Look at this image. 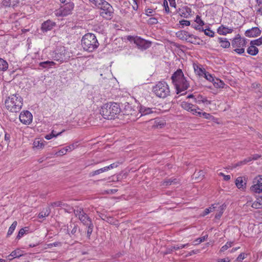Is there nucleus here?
Masks as SVG:
<instances>
[{
    "label": "nucleus",
    "mask_w": 262,
    "mask_h": 262,
    "mask_svg": "<svg viewBox=\"0 0 262 262\" xmlns=\"http://www.w3.org/2000/svg\"><path fill=\"white\" fill-rule=\"evenodd\" d=\"M121 113L119 104L110 102L103 104L100 110V114L106 119L112 120L118 118Z\"/></svg>",
    "instance_id": "obj_1"
},
{
    "label": "nucleus",
    "mask_w": 262,
    "mask_h": 262,
    "mask_svg": "<svg viewBox=\"0 0 262 262\" xmlns=\"http://www.w3.org/2000/svg\"><path fill=\"white\" fill-rule=\"evenodd\" d=\"M171 78L176 88L177 94L186 91L189 86V83L181 69L177 70L172 74Z\"/></svg>",
    "instance_id": "obj_2"
},
{
    "label": "nucleus",
    "mask_w": 262,
    "mask_h": 262,
    "mask_svg": "<svg viewBox=\"0 0 262 262\" xmlns=\"http://www.w3.org/2000/svg\"><path fill=\"white\" fill-rule=\"evenodd\" d=\"M89 1L100 9V15L106 19H111L114 13L112 6L104 0H89Z\"/></svg>",
    "instance_id": "obj_3"
},
{
    "label": "nucleus",
    "mask_w": 262,
    "mask_h": 262,
    "mask_svg": "<svg viewBox=\"0 0 262 262\" xmlns=\"http://www.w3.org/2000/svg\"><path fill=\"white\" fill-rule=\"evenodd\" d=\"M23 98L18 94H13L9 96L5 101L6 108L13 113L18 112L23 104Z\"/></svg>",
    "instance_id": "obj_4"
},
{
    "label": "nucleus",
    "mask_w": 262,
    "mask_h": 262,
    "mask_svg": "<svg viewBox=\"0 0 262 262\" xmlns=\"http://www.w3.org/2000/svg\"><path fill=\"white\" fill-rule=\"evenodd\" d=\"M99 42L94 34L87 33L81 39V45L85 51L92 52L99 46Z\"/></svg>",
    "instance_id": "obj_5"
},
{
    "label": "nucleus",
    "mask_w": 262,
    "mask_h": 262,
    "mask_svg": "<svg viewBox=\"0 0 262 262\" xmlns=\"http://www.w3.org/2000/svg\"><path fill=\"white\" fill-rule=\"evenodd\" d=\"M152 92L156 96L165 98L170 95L169 87L165 81H159L152 88Z\"/></svg>",
    "instance_id": "obj_6"
},
{
    "label": "nucleus",
    "mask_w": 262,
    "mask_h": 262,
    "mask_svg": "<svg viewBox=\"0 0 262 262\" xmlns=\"http://www.w3.org/2000/svg\"><path fill=\"white\" fill-rule=\"evenodd\" d=\"M70 58V53L64 47H58L54 52L52 58L60 62H66Z\"/></svg>",
    "instance_id": "obj_7"
},
{
    "label": "nucleus",
    "mask_w": 262,
    "mask_h": 262,
    "mask_svg": "<svg viewBox=\"0 0 262 262\" xmlns=\"http://www.w3.org/2000/svg\"><path fill=\"white\" fill-rule=\"evenodd\" d=\"M127 39L130 42H134L137 47L142 50H145L151 46V42L138 36H128Z\"/></svg>",
    "instance_id": "obj_8"
},
{
    "label": "nucleus",
    "mask_w": 262,
    "mask_h": 262,
    "mask_svg": "<svg viewBox=\"0 0 262 262\" xmlns=\"http://www.w3.org/2000/svg\"><path fill=\"white\" fill-rule=\"evenodd\" d=\"M73 212H74L75 216L79 219L83 225L87 226L92 223L91 218L85 212L83 208L78 207L77 209H73Z\"/></svg>",
    "instance_id": "obj_9"
},
{
    "label": "nucleus",
    "mask_w": 262,
    "mask_h": 262,
    "mask_svg": "<svg viewBox=\"0 0 262 262\" xmlns=\"http://www.w3.org/2000/svg\"><path fill=\"white\" fill-rule=\"evenodd\" d=\"M19 120L24 124L29 125L32 122L33 116L28 111H24L19 115Z\"/></svg>",
    "instance_id": "obj_10"
},
{
    "label": "nucleus",
    "mask_w": 262,
    "mask_h": 262,
    "mask_svg": "<svg viewBox=\"0 0 262 262\" xmlns=\"http://www.w3.org/2000/svg\"><path fill=\"white\" fill-rule=\"evenodd\" d=\"M250 189L256 193L262 192V176H259L254 180L253 185L251 187Z\"/></svg>",
    "instance_id": "obj_11"
},
{
    "label": "nucleus",
    "mask_w": 262,
    "mask_h": 262,
    "mask_svg": "<svg viewBox=\"0 0 262 262\" xmlns=\"http://www.w3.org/2000/svg\"><path fill=\"white\" fill-rule=\"evenodd\" d=\"M74 8V4L72 2L61 6L59 9V14L63 16H66L70 14Z\"/></svg>",
    "instance_id": "obj_12"
},
{
    "label": "nucleus",
    "mask_w": 262,
    "mask_h": 262,
    "mask_svg": "<svg viewBox=\"0 0 262 262\" xmlns=\"http://www.w3.org/2000/svg\"><path fill=\"white\" fill-rule=\"evenodd\" d=\"M246 40L244 38L241 37L239 35H237L232 41V46L233 48L244 47L246 45Z\"/></svg>",
    "instance_id": "obj_13"
},
{
    "label": "nucleus",
    "mask_w": 262,
    "mask_h": 262,
    "mask_svg": "<svg viewBox=\"0 0 262 262\" xmlns=\"http://www.w3.org/2000/svg\"><path fill=\"white\" fill-rule=\"evenodd\" d=\"M55 26L56 23L54 21L48 19L42 23L41 30L43 33L51 31Z\"/></svg>",
    "instance_id": "obj_14"
},
{
    "label": "nucleus",
    "mask_w": 262,
    "mask_h": 262,
    "mask_svg": "<svg viewBox=\"0 0 262 262\" xmlns=\"http://www.w3.org/2000/svg\"><path fill=\"white\" fill-rule=\"evenodd\" d=\"M79 230L78 226L76 223L71 222L67 225V232L71 237L75 236L76 233Z\"/></svg>",
    "instance_id": "obj_15"
},
{
    "label": "nucleus",
    "mask_w": 262,
    "mask_h": 262,
    "mask_svg": "<svg viewBox=\"0 0 262 262\" xmlns=\"http://www.w3.org/2000/svg\"><path fill=\"white\" fill-rule=\"evenodd\" d=\"M78 146L77 142L72 143L59 150L57 153V156H63L68 152H70Z\"/></svg>",
    "instance_id": "obj_16"
},
{
    "label": "nucleus",
    "mask_w": 262,
    "mask_h": 262,
    "mask_svg": "<svg viewBox=\"0 0 262 262\" xmlns=\"http://www.w3.org/2000/svg\"><path fill=\"white\" fill-rule=\"evenodd\" d=\"M261 33L260 30L258 27H253L245 32V35L248 37H255L259 36Z\"/></svg>",
    "instance_id": "obj_17"
},
{
    "label": "nucleus",
    "mask_w": 262,
    "mask_h": 262,
    "mask_svg": "<svg viewBox=\"0 0 262 262\" xmlns=\"http://www.w3.org/2000/svg\"><path fill=\"white\" fill-rule=\"evenodd\" d=\"M51 206L53 207H68V208H65V211L68 213H71L73 211V208L68 205L67 204L64 203L61 201H58L53 202L51 204Z\"/></svg>",
    "instance_id": "obj_18"
},
{
    "label": "nucleus",
    "mask_w": 262,
    "mask_h": 262,
    "mask_svg": "<svg viewBox=\"0 0 262 262\" xmlns=\"http://www.w3.org/2000/svg\"><path fill=\"white\" fill-rule=\"evenodd\" d=\"M190 244L189 243L186 244H180L179 245L172 246L167 248L166 251L165 252V254H169L171 253L174 250H178L181 249L187 248Z\"/></svg>",
    "instance_id": "obj_19"
},
{
    "label": "nucleus",
    "mask_w": 262,
    "mask_h": 262,
    "mask_svg": "<svg viewBox=\"0 0 262 262\" xmlns=\"http://www.w3.org/2000/svg\"><path fill=\"white\" fill-rule=\"evenodd\" d=\"M186 41L194 45H200L203 40L200 39L198 36L189 33L186 39Z\"/></svg>",
    "instance_id": "obj_20"
},
{
    "label": "nucleus",
    "mask_w": 262,
    "mask_h": 262,
    "mask_svg": "<svg viewBox=\"0 0 262 262\" xmlns=\"http://www.w3.org/2000/svg\"><path fill=\"white\" fill-rule=\"evenodd\" d=\"M233 31V29L232 28H229L223 25L217 29V33L219 34L223 35H226L227 34L231 33Z\"/></svg>",
    "instance_id": "obj_21"
},
{
    "label": "nucleus",
    "mask_w": 262,
    "mask_h": 262,
    "mask_svg": "<svg viewBox=\"0 0 262 262\" xmlns=\"http://www.w3.org/2000/svg\"><path fill=\"white\" fill-rule=\"evenodd\" d=\"M261 157V156L258 154H253L251 157H248L242 161H241L236 164V166H241L245 164L252 160H256Z\"/></svg>",
    "instance_id": "obj_22"
},
{
    "label": "nucleus",
    "mask_w": 262,
    "mask_h": 262,
    "mask_svg": "<svg viewBox=\"0 0 262 262\" xmlns=\"http://www.w3.org/2000/svg\"><path fill=\"white\" fill-rule=\"evenodd\" d=\"M139 111V114H140V117L147 115H149L154 112V111L152 110V108L149 107H146L144 106H140Z\"/></svg>",
    "instance_id": "obj_23"
},
{
    "label": "nucleus",
    "mask_w": 262,
    "mask_h": 262,
    "mask_svg": "<svg viewBox=\"0 0 262 262\" xmlns=\"http://www.w3.org/2000/svg\"><path fill=\"white\" fill-rule=\"evenodd\" d=\"M194 102L198 104L201 103L210 104L211 101L208 100L206 98L203 97L202 95H198L194 98Z\"/></svg>",
    "instance_id": "obj_24"
},
{
    "label": "nucleus",
    "mask_w": 262,
    "mask_h": 262,
    "mask_svg": "<svg viewBox=\"0 0 262 262\" xmlns=\"http://www.w3.org/2000/svg\"><path fill=\"white\" fill-rule=\"evenodd\" d=\"M189 33L184 30H180L176 32V35L177 37L180 39L186 41V39L189 35Z\"/></svg>",
    "instance_id": "obj_25"
},
{
    "label": "nucleus",
    "mask_w": 262,
    "mask_h": 262,
    "mask_svg": "<svg viewBox=\"0 0 262 262\" xmlns=\"http://www.w3.org/2000/svg\"><path fill=\"white\" fill-rule=\"evenodd\" d=\"M55 64V63L54 61L48 60L39 62V66L42 69H49Z\"/></svg>",
    "instance_id": "obj_26"
},
{
    "label": "nucleus",
    "mask_w": 262,
    "mask_h": 262,
    "mask_svg": "<svg viewBox=\"0 0 262 262\" xmlns=\"http://www.w3.org/2000/svg\"><path fill=\"white\" fill-rule=\"evenodd\" d=\"M217 41L220 43L221 47L224 48H228L230 46V42L226 38L219 37Z\"/></svg>",
    "instance_id": "obj_27"
},
{
    "label": "nucleus",
    "mask_w": 262,
    "mask_h": 262,
    "mask_svg": "<svg viewBox=\"0 0 262 262\" xmlns=\"http://www.w3.org/2000/svg\"><path fill=\"white\" fill-rule=\"evenodd\" d=\"M258 49L254 45H250L249 48L247 49V53L252 56L257 55L258 53Z\"/></svg>",
    "instance_id": "obj_28"
},
{
    "label": "nucleus",
    "mask_w": 262,
    "mask_h": 262,
    "mask_svg": "<svg viewBox=\"0 0 262 262\" xmlns=\"http://www.w3.org/2000/svg\"><path fill=\"white\" fill-rule=\"evenodd\" d=\"M251 206L256 209L262 208V196L257 198L256 200L252 204Z\"/></svg>",
    "instance_id": "obj_29"
},
{
    "label": "nucleus",
    "mask_w": 262,
    "mask_h": 262,
    "mask_svg": "<svg viewBox=\"0 0 262 262\" xmlns=\"http://www.w3.org/2000/svg\"><path fill=\"white\" fill-rule=\"evenodd\" d=\"M51 212V209L49 208H46L39 213L38 217L40 219H43L46 216H48Z\"/></svg>",
    "instance_id": "obj_30"
},
{
    "label": "nucleus",
    "mask_w": 262,
    "mask_h": 262,
    "mask_svg": "<svg viewBox=\"0 0 262 262\" xmlns=\"http://www.w3.org/2000/svg\"><path fill=\"white\" fill-rule=\"evenodd\" d=\"M226 205L225 204H223L218 207V212L215 215L216 219H219L222 216L224 210L226 209Z\"/></svg>",
    "instance_id": "obj_31"
},
{
    "label": "nucleus",
    "mask_w": 262,
    "mask_h": 262,
    "mask_svg": "<svg viewBox=\"0 0 262 262\" xmlns=\"http://www.w3.org/2000/svg\"><path fill=\"white\" fill-rule=\"evenodd\" d=\"M181 106L186 111L190 112V110L194 107V105L187 102L183 101L181 103Z\"/></svg>",
    "instance_id": "obj_32"
},
{
    "label": "nucleus",
    "mask_w": 262,
    "mask_h": 262,
    "mask_svg": "<svg viewBox=\"0 0 262 262\" xmlns=\"http://www.w3.org/2000/svg\"><path fill=\"white\" fill-rule=\"evenodd\" d=\"M8 68L7 62L3 59L0 58V71H5Z\"/></svg>",
    "instance_id": "obj_33"
},
{
    "label": "nucleus",
    "mask_w": 262,
    "mask_h": 262,
    "mask_svg": "<svg viewBox=\"0 0 262 262\" xmlns=\"http://www.w3.org/2000/svg\"><path fill=\"white\" fill-rule=\"evenodd\" d=\"M107 168L106 167H104L103 168H101L100 169H99L98 170L93 171L90 173L89 176L90 177H94L96 175L99 174L100 173H101L102 172L107 171Z\"/></svg>",
    "instance_id": "obj_34"
},
{
    "label": "nucleus",
    "mask_w": 262,
    "mask_h": 262,
    "mask_svg": "<svg viewBox=\"0 0 262 262\" xmlns=\"http://www.w3.org/2000/svg\"><path fill=\"white\" fill-rule=\"evenodd\" d=\"M177 180L175 178H170L167 180H165L163 183V185L164 186H168L171 184H174L177 183Z\"/></svg>",
    "instance_id": "obj_35"
},
{
    "label": "nucleus",
    "mask_w": 262,
    "mask_h": 262,
    "mask_svg": "<svg viewBox=\"0 0 262 262\" xmlns=\"http://www.w3.org/2000/svg\"><path fill=\"white\" fill-rule=\"evenodd\" d=\"M219 205L218 204H214L212 205V206L208 208H206L204 210V215H207L211 212L213 211L215 208L217 207Z\"/></svg>",
    "instance_id": "obj_36"
},
{
    "label": "nucleus",
    "mask_w": 262,
    "mask_h": 262,
    "mask_svg": "<svg viewBox=\"0 0 262 262\" xmlns=\"http://www.w3.org/2000/svg\"><path fill=\"white\" fill-rule=\"evenodd\" d=\"M245 184V183H244L243 178L242 177H238L236 179L235 181V184L238 188H243L244 185Z\"/></svg>",
    "instance_id": "obj_37"
},
{
    "label": "nucleus",
    "mask_w": 262,
    "mask_h": 262,
    "mask_svg": "<svg viewBox=\"0 0 262 262\" xmlns=\"http://www.w3.org/2000/svg\"><path fill=\"white\" fill-rule=\"evenodd\" d=\"M17 225V223L16 221H14L11 226L9 227L8 233H7V236H9L11 235L13 232H14L15 229L16 228V227Z\"/></svg>",
    "instance_id": "obj_38"
},
{
    "label": "nucleus",
    "mask_w": 262,
    "mask_h": 262,
    "mask_svg": "<svg viewBox=\"0 0 262 262\" xmlns=\"http://www.w3.org/2000/svg\"><path fill=\"white\" fill-rule=\"evenodd\" d=\"M28 227L21 228L18 232V233L16 236V239H20L26 233V232L28 231Z\"/></svg>",
    "instance_id": "obj_39"
},
{
    "label": "nucleus",
    "mask_w": 262,
    "mask_h": 262,
    "mask_svg": "<svg viewBox=\"0 0 262 262\" xmlns=\"http://www.w3.org/2000/svg\"><path fill=\"white\" fill-rule=\"evenodd\" d=\"M207 238H208L207 234H206L205 235H204L201 237L198 238L194 241V245H198V244L201 243L202 242H203L205 240H206Z\"/></svg>",
    "instance_id": "obj_40"
},
{
    "label": "nucleus",
    "mask_w": 262,
    "mask_h": 262,
    "mask_svg": "<svg viewBox=\"0 0 262 262\" xmlns=\"http://www.w3.org/2000/svg\"><path fill=\"white\" fill-rule=\"evenodd\" d=\"M200 109L196 106L194 105V107H192L191 110H190V112L193 115H195L197 116H201L202 113L201 112L198 111V110H200Z\"/></svg>",
    "instance_id": "obj_41"
},
{
    "label": "nucleus",
    "mask_w": 262,
    "mask_h": 262,
    "mask_svg": "<svg viewBox=\"0 0 262 262\" xmlns=\"http://www.w3.org/2000/svg\"><path fill=\"white\" fill-rule=\"evenodd\" d=\"M214 85L216 88H223L224 83L219 79H216L215 81H214Z\"/></svg>",
    "instance_id": "obj_42"
},
{
    "label": "nucleus",
    "mask_w": 262,
    "mask_h": 262,
    "mask_svg": "<svg viewBox=\"0 0 262 262\" xmlns=\"http://www.w3.org/2000/svg\"><path fill=\"white\" fill-rule=\"evenodd\" d=\"M22 255L20 253V251L19 250H16L11 252V253L9 255V256H11L14 258L19 257Z\"/></svg>",
    "instance_id": "obj_43"
},
{
    "label": "nucleus",
    "mask_w": 262,
    "mask_h": 262,
    "mask_svg": "<svg viewBox=\"0 0 262 262\" xmlns=\"http://www.w3.org/2000/svg\"><path fill=\"white\" fill-rule=\"evenodd\" d=\"M34 146L37 148H42L44 147L43 142L40 140L35 141L33 143Z\"/></svg>",
    "instance_id": "obj_44"
},
{
    "label": "nucleus",
    "mask_w": 262,
    "mask_h": 262,
    "mask_svg": "<svg viewBox=\"0 0 262 262\" xmlns=\"http://www.w3.org/2000/svg\"><path fill=\"white\" fill-rule=\"evenodd\" d=\"M86 226L88 227L87 235L89 237H90L91 235L92 234L93 231L94 225H93V223H92Z\"/></svg>",
    "instance_id": "obj_45"
},
{
    "label": "nucleus",
    "mask_w": 262,
    "mask_h": 262,
    "mask_svg": "<svg viewBox=\"0 0 262 262\" xmlns=\"http://www.w3.org/2000/svg\"><path fill=\"white\" fill-rule=\"evenodd\" d=\"M250 44L259 46L262 44V38L260 37L257 39L251 40Z\"/></svg>",
    "instance_id": "obj_46"
},
{
    "label": "nucleus",
    "mask_w": 262,
    "mask_h": 262,
    "mask_svg": "<svg viewBox=\"0 0 262 262\" xmlns=\"http://www.w3.org/2000/svg\"><path fill=\"white\" fill-rule=\"evenodd\" d=\"M202 31L204 32V33L206 35L208 36L209 37H213L214 33L212 30H210L209 29H206L204 30L203 29H202Z\"/></svg>",
    "instance_id": "obj_47"
},
{
    "label": "nucleus",
    "mask_w": 262,
    "mask_h": 262,
    "mask_svg": "<svg viewBox=\"0 0 262 262\" xmlns=\"http://www.w3.org/2000/svg\"><path fill=\"white\" fill-rule=\"evenodd\" d=\"M232 245V242H227L224 246H223L220 250L221 252H223L226 250H227L229 248L231 247Z\"/></svg>",
    "instance_id": "obj_48"
},
{
    "label": "nucleus",
    "mask_w": 262,
    "mask_h": 262,
    "mask_svg": "<svg viewBox=\"0 0 262 262\" xmlns=\"http://www.w3.org/2000/svg\"><path fill=\"white\" fill-rule=\"evenodd\" d=\"M205 78L209 81L213 82L214 81L213 76L208 72L204 73Z\"/></svg>",
    "instance_id": "obj_49"
},
{
    "label": "nucleus",
    "mask_w": 262,
    "mask_h": 262,
    "mask_svg": "<svg viewBox=\"0 0 262 262\" xmlns=\"http://www.w3.org/2000/svg\"><path fill=\"white\" fill-rule=\"evenodd\" d=\"M147 23L149 25H155L158 23V20L155 17H151L148 19Z\"/></svg>",
    "instance_id": "obj_50"
},
{
    "label": "nucleus",
    "mask_w": 262,
    "mask_h": 262,
    "mask_svg": "<svg viewBox=\"0 0 262 262\" xmlns=\"http://www.w3.org/2000/svg\"><path fill=\"white\" fill-rule=\"evenodd\" d=\"M180 24L182 26V27L184 26H189L190 25V23L189 20L182 19L180 21Z\"/></svg>",
    "instance_id": "obj_51"
},
{
    "label": "nucleus",
    "mask_w": 262,
    "mask_h": 262,
    "mask_svg": "<svg viewBox=\"0 0 262 262\" xmlns=\"http://www.w3.org/2000/svg\"><path fill=\"white\" fill-rule=\"evenodd\" d=\"M195 21L201 26L204 25V22L201 19L200 16L197 15L195 18Z\"/></svg>",
    "instance_id": "obj_52"
},
{
    "label": "nucleus",
    "mask_w": 262,
    "mask_h": 262,
    "mask_svg": "<svg viewBox=\"0 0 262 262\" xmlns=\"http://www.w3.org/2000/svg\"><path fill=\"white\" fill-rule=\"evenodd\" d=\"M234 51L238 54H242L245 52V49L244 47L241 48H235Z\"/></svg>",
    "instance_id": "obj_53"
},
{
    "label": "nucleus",
    "mask_w": 262,
    "mask_h": 262,
    "mask_svg": "<svg viewBox=\"0 0 262 262\" xmlns=\"http://www.w3.org/2000/svg\"><path fill=\"white\" fill-rule=\"evenodd\" d=\"M119 164V162L114 163L113 164H110L108 166H106V168H107V170H110L111 169H112V168H116V167H118Z\"/></svg>",
    "instance_id": "obj_54"
},
{
    "label": "nucleus",
    "mask_w": 262,
    "mask_h": 262,
    "mask_svg": "<svg viewBox=\"0 0 262 262\" xmlns=\"http://www.w3.org/2000/svg\"><path fill=\"white\" fill-rule=\"evenodd\" d=\"M219 175L220 176H222L224 178V180L225 181H228L230 179L231 177H230V175H225L224 173H223V172H220L219 173Z\"/></svg>",
    "instance_id": "obj_55"
},
{
    "label": "nucleus",
    "mask_w": 262,
    "mask_h": 262,
    "mask_svg": "<svg viewBox=\"0 0 262 262\" xmlns=\"http://www.w3.org/2000/svg\"><path fill=\"white\" fill-rule=\"evenodd\" d=\"M163 6L165 8V12L167 13H169V7L168 5V2L166 0H164L163 2Z\"/></svg>",
    "instance_id": "obj_56"
},
{
    "label": "nucleus",
    "mask_w": 262,
    "mask_h": 262,
    "mask_svg": "<svg viewBox=\"0 0 262 262\" xmlns=\"http://www.w3.org/2000/svg\"><path fill=\"white\" fill-rule=\"evenodd\" d=\"M230 261L231 259L228 257L222 259H217L216 260V262H230Z\"/></svg>",
    "instance_id": "obj_57"
},
{
    "label": "nucleus",
    "mask_w": 262,
    "mask_h": 262,
    "mask_svg": "<svg viewBox=\"0 0 262 262\" xmlns=\"http://www.w3.org/2000/svg\"><path fill=\"white\" fill-rule=\"evenodd\" d=\"M245 254L244 253H241L236 258L237 261H242L245 258Z\"/></svg>",
    "instance_id": "obj_58"
},
{
    "label": "nucleus",
    "mask_w": 262,
    "mask_h": 262,
    "mask_svg": "<svg viewBox=\"0 0 262 262\" xmlns=\"http://www.w3.org/2000/svg\"><path fill=\"white\" fill-rule=\"evenodd\" d=\"M191 27H193V28H194L196 30H199V31H202V29L203 28H201L202 26H201L200 25H191Z\"/></svg>",
    "instance_id": "obj_59"
},
{
    "label": "nucleus",
    "mask_w": 262,
    "mask_h": 262,
    "mask_svg": "<svg viewBox=\"0 0 262 262\" xmlns=\"http://www.w3.org/2000/svg\"><path fill=\"white\" fill-rule=\"evenodd\" d=\"M201 115H202V116L205 118H206V119H210L212 117V116L210 114L205 113V112L202 113Z\"/></svg>",
    "instance_id": "obj_60"
},
{
    "label": "nucleus",
    "mask_w": 262,
    "mask_h": 262,
    "mask_svg": "<svg viewBox=\"0 0 262 262\" xmlns=\"http://www.w3.org/2000/svg\"><path fill=\"white\" fill-rule=\"evenodd\" d=\"M55 135H54L53 134H48V135H46L45 136V138L47 140H50L52 138L54 137Z\"/></svg>",
    "instance_id": "obj_61"
},
{
    "label": "nucleus",
    "mask_w": 262,
    "mask_h": 262,
    "mask_svg": "<svg viewBox=\"0 0 262 262\" xmlns=\"http://www.w3.org/2000/svg\"><path fill=\"white\" fill-rule=\"evenodd\" d=\"M64 131V130H63L62 132H59V133H55V132L54 130H53L52 131V132L51 133V134H53L54 135H55L54 137H57V136H58L61 135V134H62Z\"/></svg>",
    "instance_id": "obj_62"
},
{
    "label": "nucleus",
    "mask_w": 262,
    "mask_h": 262,
    "mask_svg": "<svg viewBox=\"0 0 262 262\" xmlns=\"http://www.w3.org/2000/svg\"><path fill=\"white\" fill-rule=\"evenodd\" d=\"M168 1L169 2L170 6L171 7H173L175 8L176 6L175 0H168Z\"/></svg>",
    "instance_id": "obj_63"
},
{
    "label": "nucleus",
    "mask_w": 262,
    "mask_h": 262,
    "mask_svg": "<svg viewBox=\"0 0 262 262\" xmlns=\"http://www.w3.org/2000/svg\"><path fill=\"white\" fill-rule=\"evenodd\" d=\"M199 252V250H192L188 253L187 256H191L193 254H196Z\"/></svg>",
    "instance_id": "obj_64"
}]
</instances>
